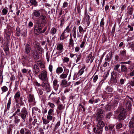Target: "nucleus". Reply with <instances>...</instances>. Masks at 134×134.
I'll return each instance as SVG.
<instances>
[{"mask_svg":"<svg viewBox=\"0 0 134 134\" xmlns=\"http://www.w3.org/2000/svg\"><path fill=\"white\" fill-rule=\"evenodd\" d=\"M103 130V129L97 127V128H94L93 131L96 134H102V133Z\"/></svg>","mask_w":134,"mask_h":134,"instance_id":"obj_13","label":"nucleus"},{"mask_svg":"<svg viewBox=\"0 0 134 134\" xmlns=\"http://www.w3.org/2000/svg\"><path fill=\"white\" fill-rule=\"evenodd\" d=\"M65 17L64 15L62 16L61 18H60V26L62 27L64 25L65 23Z\"/></svg>","mask_w":134,"mask_h":134,"instance_id":"obj_36","label":"nucleus"},{"mask_svg":"<svg viewBox=\"0 0 134 134\" xmlns=\"http://www.w3.org/2000/svg\"><path fill=\"white\" fill-rule=\"evenodd\" d=\"M40 10H34L33 11L32 14V18L34 19L35 18L39 17L41 15L40 12Z\"/></svg>","mask_w":134,"mask_h":134,"instance_id":"obj_10","label":"nucleus"},{"mask_svg":"<svg viewBox=\"0 0 134 134\" xmlns=\"http://www.w3.org/2000/svg\"><path fill=\"white\" fill-rule=\"evenodd\" d=\"M85 19L87 21V24L89 25L90 23V16L88 14H85Z\"/></svg>","mask_w":134,"mask_h":134,"instance_id":"obj_40","label":"nucleus"},{"mask_svg":"<svg viewBox=\"0 0 134 134\" xmlns=\"http://www.w3.org/2000/svg\"><path fill=\"white\" fill-rule=\"evenodd\" d=\"M92 53L91 52L86 57V61L87 63H89L90 61V63H92L94 58V56H92Z\"/></svg>","mask_w":134,"mask_h":134,"instance_id":"obj_9","label":"nucleus"},{"mask_svg":"<svg viewBox=\"0 0 134 134\" xmlns=\"http://www.w3.org/2000/svg\"><path fill=\"white\" fill-rule=\"evenodd\" d=\"M28 100L30 103L34 102V96L33 94H30L28 97Z\"/></svg>","mask_w":134,"mask_h":134,"instance_id":"obj_26","label":"nucleus"},{"mask_svg":"<svg viewBox=\"0 0 134 134\" xmlns=\"http://www.w3.org/2000/svg\"><path fill=\"white\" fill-rule=\"evenodd\" d=\"M58 81L57 79H55L53 81V86L54 89L55 90H58L59 85L58 84Z\"/></svg>","mask_w":134,"mask_h":134,"instance_id":"obj_18","label":"nucleus"},{"mask_svg":"<svg viewBox=\"0 0 134 134\" xmlns=\"http://www.w3.org/2000/svg\"><path fill=\"white\" fill-rule=\"evenodd\" d=\"M122 123L121 122L117 123L116 126V129H120L122 127Z\"/></svg>","mask_w":134,"mask_h":134,"instance_id":"obj_49","label":"nucleus"},{"mask_svg":"<svg viewBox=\"0 0 134 134\" xmlns=\"http://www.w3.org/2000/svg\"><path fill=\"white\" fill-rule=\"evenodd\" d=\"M40 69L38 65L35 64L33 66V71L35 75H37L40 72Z\"/></svg>","mask_w":134,"mask_h":134,"instance_id":"obj_8","label":"nucleus"},{"mask_svg":"<svg viewBox=\"0 0 134 134\" xmlns=\"http://www.w3.org/2000/svg\"><path fill=\"white\" fill-rule=\"evenodd\" d=\"M41 111L36 107H34L32 109V114L34 115L40 116Z\"/></svg>","mask_w":134,"mask_h":134,"instance_id":"obj_11","label":"nucleus"},{"mask_svg":"<svg viewBox=\"0 0 134 134\" xmlns=\"http://www.w3.org/2000/svg\"><path fill=\"white\" fill-rule=\"evenodd\" d=\"M120 64H116L114 66V69L116 71H118V70L120 66Z\"/></svg>","mask_w":134,"mask_h":134,"instance_id":"obj_58","label":"nucleus"},{"mask_svg":"<svg viewBox=\"0 0 134 134\" xmlns=\"http://www.w3.org/2000/svg\"><path fill=\"white\" fill-rule=\"evenodd\" d=\"M57 30L54 27H52L50 33L52 35L55 34L57 32Z\"/></svg>","mask_w":134,"mask_h":134,"instance_id":"obj_44","label":"nucleus"},{"mask_svg":"<svg viewBox=\"0 0 134 134\" xmlns=\"http://www.w3.org/2000/svg\"><path fill=\"white\" fill-rule=\"evenodd\" d=\"M77 10L78 12L79 15L80 14V13L81 12V7L80 5H78L77 7Z\"/></svg>","mask_w":134,"mask_h":134,"instance_id":"obj_64","label":"nucleus"},{"mask_svg":"<svg viewBox=\"0 0 134 134\" xmlns=\"http://www.w3.org/2000/svg\"><path fill=\"white\" fill-rule=\"evenodd\" d=\"M133 11V7H131L129 8L128 9L127 12L126 14L127 16H129L131 15Z\"/></svg>","mask_w":134,"mask_h":134,"instance_id":"obj_28","label":"nucleus"},{"mask_svg":"<svg viewBox=\"0 0 134 134\" xmlns=\"http://www.w3.org/2000/svg\"><path fill=\"white\" fill-rule=\"evenodd\" d=\"M127 69L126 65H121V71L122 72L126 73L127 72Z\"/></svg>","mask_w":134,"mask_h":134,"instance_id":"obj_30","label":"nucleus"},{"mask_svg":"<svg viewBox=\"0 0 134 134\" xmlns=\"http://www.w3.org/2000/svg\"><path fill=\"white\" fill-rule=\"evenodd\" d=\"M30 1L32 5H35L37 4V2L36 0H30Z\"/></svg>","mask_w":134,"mask_h":134,"instance_id":"obj_61","label":"nucleus"},{"mask_svg":"<svg viewBox=\"0 0 134 134\" xmlns=\"http://www.w3.org/2000/svg\"><path fill=\"white\" fill-rule=\"evenodd\" d=\"M55 118V117H53L51 115H48L47 116V119L48 120H51L53 119L54 120Z\"/></svg>","mask_w":134,"mask_h":134,"instance_id":"obj_53","label":"nucleus"},{"mask_svg":"<svg viewBox=\"0 0 134 134\" xmlns=\"http://www.w3.org/2000/svg\"><path fill=\"white\" fill-rule=\"evenodd\" d=\"M86 29H83L81 26L79 27V30L80 34H83L86 31Z\"/></svg>","mask_w":134,"mask_h":134,"instance_id":"obj_37","label":"nucleus"},{"mask_svg":"<svg viewBox=\"0 0 134 134\" xmlns=\"http://www.w3.org/2000/svg\"><path fill=\"white\" fill-rule=\"evenodd\" d=\"M47 72L46 70L41 71L38 75L39 78L43 82L48 81Z\"/></svg>","mask_w":134,"mask_h":134,"instance_id":"obj_4","label":"nucleus"},{"mask_svg":"<svg viewBox=\"0 0 134 134\" xmlns=\"http://www.w3.org/2000/svg\"><path fill=\"white\" fill-rule=\"evenodd\" d=\"M130 101H128L126 103L125 108L127 110H131V105Z\"/></svg>","mask_w":134,"mask_h":134,"instance_id":"obj_23","label":"nucleus"},{"mask_svg":"<svg viewBox=\"0 0 134 134\" xmlns=\"http://www.w3.org/2000/svg\"><path fill=\"white\" fill-rule=\"evenodd\" d=\"M63 71V69L61 67H58L57 69L56 72L58 74L62 73Z\"/></svg>","mask_w":134,"mask_h":134,"instance_id":"obj_41","label":"nucleus"},{"mask_svg":"<svg viewBox=\"0 0 134 134\" xmlns=\"http://www.w3.org/2000/svg\"><path fill=\"white\" fill-rule=\"evenodd\" d=\"M3 49L6 55H7L9 53V49L8 46L7 44L4 46L3 48Z\"/></svg>","mask_w":134,"mask_h":134,"instance_id":"obj_35","label":"nucleus"},{"mask_svg":"<svg viewBox=\"0 0 134 134\" xmlns=\"http://www.w3.org/2000/svg\"><path fill=\"white\" fill-rule=\"evenodd\" d=\"M1 89L3 92L7 91L8 90V88L6 86H4L1 88Z\"/></svg>","mask_w":134,"mask_h":134,"instance_id":"obj_56","label":"nucleus"},{"mask_svg":"<svg viewBox=\"0 0 134 134\" xmlns=\"http://www.w3.org/2000/svg\"><path fill=\"white\" fill-rule=\"evenodd\" d=\"M60 121H58L57 122V123L55 125L54 129V131L60 125Z\"/></svg>","mask_w":134,"mask_h":134,"instance_id":"obj_57","label":"nucleus"},{"mask_svg":"<svg viewBox=\"0 0 134 134\" xmlns=\"http://www.w3.org/2000/svg\"><path fill=\"white\" fill-rule=\"evenodd\" d=\"M70 37L69 45V47H73L74 45V41L72 37L71 36V35H70Z\"/></svg>","mask_w":134,"mask_h":134,"instance_id":"obj_33","label":"nucleus"},{"mask_svg":"<svg viewBox=\"0 0 134 134\" xmlns=\"http://www.w3.org/2000/svg\"><path fill=\"white\" fill-rule=\"evenodd\" d=\"M11 99L10 98H9L8 102L7 104V109L9 110L10 108V104H11Z\"/></svg>","mask_w":134,"mask_h":134,"instance_id":"obj_54","label":"nucleus"},{"mask_svg":"<svg viewBox=\"0 0 134 134\" xmlns=\"http://www.w3.org/2000/svg\"><path fill=\"white\" fill-rule=\"evenodd\" d=\"M114 126V125L113 124H110L108 125H107L105 127L106 133L108 132L109 133H110Z\"/></svg>","mask_w":134,"mask_h":134,"instance_id":"obj_7","label":"nucleus"},{"mask_svg":"<svg viewBox=\"0 0 134 134\" xmlns=\"http://www.w3.org/2000/svg\"><path fill=\"white\" fill-rule=\"evenodd\" d=\"M81 56L82 55L80 53L78 54L76 56V63L78 62L80 60Z\"/></svg>","mask_w":134,"mask_h":134,"instance_id":"obj_45","label":"nucleus"},{"mask_svg":"<svg viewBox=\"0 0 134 134\" xmlns=\"http://www.w3.org/2000/svg\"><path fill=\"white\" fill-rule=\"evenodd\" d=\"M16 110L15 111L18 114H19V116L23 120H25L28 115V112L26 109L24 107L23 108L20 112V105H19L18 104H16Z\"/></svg>","mask_w":134,"mask_h":134,"instance_id":"obj_2","label":"nucleus"},{"mask_svg":"<svg viewBox=\"0 0 134 134\" xmlns=\"http://www.w3.org/2000/svg\"><path fill=\"white\" fill-rule=\"evenodd\" d=\"M105 109L107 111L110 110L111 109V105H107L105 107Z\"/></svg>","mask_w":134,"mask_h":134,"instance_id":"obj_55","label":"nucleus"},{"mask_svg":"<svg viewBox=\"0 0 134 134\" xmlns=\"http://www.w3.org/2000/svg\"><path fill=\"white\" fill-rule=\"evenodd\" d=\"M116 76L114 77L113 76L111 77L110 81L111 84L115 85V84L117 82V80L116 79Z\"/></svg>","mask_w":134,"mask_h":134,"instance_id":"obj_29","label":"nucleus"},{"mask_svg":"<svg viewBox=\"0 0 134 134\" xmlns=\"http://www.w3.org/2000/svg\"><path fill=\"white\" fill-rule=\"evenodd\" d=\"M31 49L30 46L29 44H25V52L26 54H28Z\"/></svg>","mask_w":134,"mask_h":134,"instance_id":"obj_17","label":"nucleus"},{"mask_svg":"<svg viewBox=\"0 0 134 134\" xmlns=\"http://www.w3.org/2000/svg\"><path fill=\"white\" fill-rule=\"evenodd\" d=\"M64 109V107L62 104L59 105L56 110V112L58 114H59L60 113L61 114L62 112V110Z\"/></svg>","mask_w":134,"mask_h":134,"instance_id":"obj_19","label":"nucleus"},{"mask_svg":"<svg viewBox=\"0 0 134 134\" xmlns=\"http://www.w3.org/2000/svg\"><path fill=\"white\" fill-rule=\"evenodd\" d=\"M62 59L64 63L65 62H68L70 60V59L69 58L67 57H64Z\"/></svg>","mask_w":134,"mask_h":134,"instance_id":"obj_51","label":"nucleus"},{"mask_svg":"<svg viewBox=\"0 0 134 134\" xmlns=\"http://www.w3.org/2000/svg\"><path fill=\"white\" fill-rule=\"evenodd\" d=\"M37 64L40 66L41 68H45V64L42 62L41 61L39 60L37 61Z\"/></svg>","mask_w":134,"mask_h":134,"instance_id":"obj_31","label":"nucleus"},{"mask_svg":"<svg viewBox=\"0 0 134 134\" xmlns=\"http://www.w3.org/2000/svg\"><path fill=\"white\" fill-rule=\"evenodd\" d=\"M102 120L96 121L98 122L97 127L103 129L105 126V124L104 122Z\"/></svg>","mask_w":134,"mask_h":134,"instance_id":"obj_22","label":"nucleus"},{"mask_svg":"<svg viewBox=\"0 0 134 134\" xmlns=\"http://www.w3.org/2000/svg\"><path fill=\"white\" fill-rule=\"evenodd\" d=\"M116 114H119L117 116V119L119 121L124 120L126 118L127 113L125 109L122 106H121L119 107L116 111Z\"/></svg>","mask_w":134,"mask_h":134,"instance_id":"obj_1","label":"nucleus"},{"mask_svg":"<svg viewBox=\"0 0 134 134\" xmlns=\"http://www.w3.org/2000/svg\"><path fill=\"white\" fill-rule=\"evenodd\" d=\"M70 24H69L66 28L64 30V32L66 33L67 34H69V33L71 32V29L69 27Z\"/></svg>","mask_w":134,"mask_h":134,"instance_id":"obj_38","label":"nucleus"},{"mask_svg":"<svg viewBox=\"0 0 134 134\" xmlns=\"http://www.w3.org/2000/svg\"><path fill=\"white\" fill-rule=\"evenodd\" d=\"M69 70H64V71L60 75L59 77L61 79H65L66 78L68 74Z\"/></svg>","mask_w":134,"mask_h":134,"instance_id":"obj_16","label":"nucleus"},{"mask_svg":"<svg viewBox=\"0 0 134 134\" xmlns=\"http://www.w3.org/2000/svg\"><path fill=\"white\" fill-rule=\"evenodd\" d=\"M20 133L21 134H31L30 130L26 128H21L20 131Z\"/></svg>","mask_w":134,"mask_h":134,"instance_id":"obj_14","label":"nucleus"},{"mask_svg":"<svg viewBox=\"0 0 134 134\" xmlns=\"http://www.w3.org/2000/svg\"><path fill=\"white\" fill-rule=\"evenodd\" d=\"M43 82L41 84V86L44 88L47 92H49L51 91L50 86L49 84L47 82Z\"/></svg>","mask_w":134,"mask_h":134,"instance_id":"obj_6","label":"nucleus"},{"mask_svg":"<svg viewBox=\"0 0 134 134\" xmlns=\"http://www.w3.org/2000/svg\"><path fill=\"white\" fill-rule=\"evenodd\" d=\"M34 46L37 49L41 47L40 44L36 41L34 42Z\"/></svg>","mask_w":134,"mask_h":134,"instance_id":"obj_47","label":"nucleus"},{"mask_svg":"<svg viewBox=\"0 0 134 134\" xmlns=\"http://www.w3.org/2000/svg\"><path fill=\"white\" fill-rule=\"evenodd\" d=\"M113 89L110 86H107L106 88V91L109 93H110L113 91Z\"/></svg>","mask_w":134,"mask_h":134,"instance_id":"obj_43","label":"nucleus"},{"mask_svg":"<svg viewBox=\"0 0 134 134\" xmlns=\"http://www.w3.org/2000/svg\"><path fill=\"white\" fill-rule=\"evenodd\" d=\"M120 57L122 58L126 56V50L121 51L120 54Z\"/></svg>","mask_w":134,"mask_h":134,"instance_id":"obj_39","label":"nucleus"},{"mask_svg":"<svg viewBox=\"0 0 134 134\" xmlns=\"http://www.w3.org/2000/svg\"><path fill=\"white\" fill-rule=\"evenodd\" d=\"M16 30L17 31L16 33L17 36H20L21 34L20 29L19 27H17L16 29Z\"/></svg>","mask_w":134,"mask_h":134,"instance_id":"obj_52","label":"nucleus"},{"mask_svg":"<svg viewBox=\"0 0 134 134\" xmlns=\"http://www.w3.org/2000/svg\"><path fill=\"white\" fill-rule=\"evenodd\" d=\"M101 107L100 109H98L95 114V116L96 121L102 120L105 116V111Z\"/></svg>","mask_w":134,"mask_h":134,"instance_id":"obj_3","label":"nucleus"},{"mask_svg":"<svg viewBox=\"0 0 134 134\" xmlns=\"http://www.w3.org/2000/svg\"><path fill=\"white\" fill-rule=\"evenodd\" d=\"M129 127L131 129H133L134 127V122L130 121L129 123Z\"/></svg>","mask_w":134,"mask_h":134,"instance_id":"obj_48","label":"nucleus"},{"mask_svg":"<svg viewBox=\"0 0 134 134\" xmlns=\"http://www.w3.org/2000/svg\"><path fill=\"white\" fill-rule=\"evenodd\" d=\"M69 36V34H67L66 33L63 32L61 35L60 38V40H63L64 39H66Z\"/></svg>","mask_w":134,"mask_h":134,"instance_id":"obj_21","label":"nucleus"},{"mask_svg":"<svg viewBox=\"0 0 134 134\" xmlns=\"http://www.w3.org/2000/svg\"><path fill=\"white\" fill-rule=\"evenodd\" d=\"M64 49L63 43H59L57 45L56 49L60 53H61L63 51Z\"/></svg>","mask_w":134,"mask_h":134,"instance_id":"obj_15","label":"nucleus"},{"mask_svg":"<svg viewBox=\"0 0 134 134\" xmlns=\"http://www.w3.org/2000/svg\"><path fill=\"white\" fill-rule=\"evenodd\" d=\"M31 54L33 58L35 60H37L39 59V55L36 50H34Z\"/></svg>","mask_w":134,"mask_h":134,"instance_id":"obj_12","label":"nucleus"},{"mask_svg":"<svg viewBox=\"0 0 134 134\" xmlns=\"http://www.w3.org/2000/svg\"><path fill=\"white\" fill-rule=\"evenodd\" d=\"M112 113L111 112L108 113L106 115V118H107L110 119V117L112 115Z\"/></svg>","mask_w":134,"mask_h":134,"instance_id":"obj_62","label":"nucleus"},{"mask_svg":"<svg viewBox=\"0 0 134 134\" xmlns=\"http://www.w3.org/2000/svg\"><path fill=\"white\" fill-rule=\"evenodd\" d=\"M18 100L19 102H16V104H18L19 105H23L24 104V103L23 101L24 100H23V98L21 97L19 98V99H18Z\"/></svg>","mask_w":134,"mask_h":134,"instance_id":"obj_34","label":"nucleus"},{"mask_svg":"<svg viewBox=\"0 0 134 134\" xmlns=\"http://www.w3.org/2000/svg\"><path fill=\"white\" fill-rule=\"evenodd\" d=\"M20 120L18 118V116H15V117L14 122L16 124H18L20 122Z\"/></svg>","mask_w":134,"mask_h":134,"instance_id":"obj_50","label":"nucleus"},{"mask_svg":"<svg viewBox=\"0 0 134 134\" xmlns=\"http://www.w3.org/2000/svg\"><path fill=\"white\" fill-rule=\"evenodd\" d=\"M21 97L20 92L19 91H18L16 93L14 96V98L15 100V102H19L18 99H19V98Z\"/></svg>","mask_w":134,"mask_h":134,"instance_id":"obj_25","label":"nucleus"},{"mask_svg":"<svg viewBox=\"0 0 134 134\" xmlns=\"http://www.w3.org/2000/svg\"><path fill=\"white\" fill-rule=\"evenodd\" d=\"M86 68V66L85 65H83L82 66V67L81 69L79 70L77 73V74L79 76L81 75L84 72V69Z\"/></svg>","mask_w":134,"mask_h":134,"instance_id":"obj_24","label":"nucleus"},{"mask_svg":"<svg viewBox=\"0 0 134 134\" xmlns=\"http://www.w3.org/2000/svg\"><path fill=\"white\" fill-rule=\"evenodd\" d=\"M86 41V40L84 38L82 41L81 44H80V47L81 48L83 47L85 44Z\"/></svg>","mask_w":134,"mask_h":134,"instance_id":"obj_59","label":"nucleus"},{"mask_svg":"<svg viewBox=\"0 0 134 134\" xmlns=\"http://www.w3.org/2000/svg\"><path fill=\"white\" fill-rule=\"evenodd\" d=\"M21 63L23 66L27 63L28 58L27 56H23L21 59Z\"/></svg>","mask_w":134,"mask_h":134,"instance_id":"obj_20","label":"nucleus"},{"mask_svg":"<svg viewBox=\"0 0 134 134\" xmlns=\"http://www.w3.org/2000/svg\"><path fill=\"white\" fill-rule=\"evenodd\" d=\"M39 17L40 19L43 21L44 23H45V22L46 21L47 19L46 16L43 14H41Z\"/></svg>","mask_w":134,"mask_h":134,"instance_id":"obj_27","label":"nucleus"},{"mask_svg":"<svg viewBox=\"0 0 134 134\" xmlns=\"http://www.w3.org/2000/svg\"><path fill=\"white\" fill-rule=\"evenodd\" d=\"M34 85L35 86H41V84L40 83H38L37 81H35L34 82Z\"/></svg>","mask_w":134,"mask_h":134,"instance_id":"obj_60","label":"nucleus"},{"mask_svg":"<svg viewBox=\"0 0 134 134\" xmlns=\"http://www.w3.org/2000/svg\"><path fill=\"white\" fill-rule=\"evenodd\" d=\"M104 24V22L103 19H102L100 23V26L101 27H103Z\"/></svg>","mask_w":134,"mask_h":134,"instance_id":"obj_63","label":"nucleus"},{"mask_svg":"<svg viewBox=\"0 0 134 134\" xmlns=\"http://www.w3.org/2000/svg\"><path fill=\"white\" fill-rule=\"evenodd\" d=\"M67 81L65 79H63L62 80L60 83V85L63 87H67Z\"/></svg>","mask_w":134,"mask_h":134,"instance_id":"obj_32","label":"nucleus"},{"mask_svg":"<svg viewBox=\"0 0 134 134\" xmlns=\"http://www.w3.org/2000/svg\"><path fill=\"white\" fill-rule=\"evenodd\" d=\"M42 30V27L38 22L35 24L34 31L35 34L38 35L41 33Z\"/></svg>","mask_w":134,"mask_h":134,"instance_id":"obj_5","label":"nucleus"},{"mask_svg":"<svg viewBox=\"0 0 134 134\" xmlns=\"http://www.w3.org/2000/svg\"><path fill=\"white\" fill-rule=\"evenodd\" d=\"M82 103H80L79 104V107H81L79 108V111H81L82 110V108L83 111V112H84L85 111V109L84 108V106L82 105Z\"/></svg>","mask_w":134,"mask_h":134,"instance_id":"obj_46","label":"nucleus"},{"mask_svg":"<svg viewBox=\"0 0 134 134\" xmlns=\"http://www.w3.org/2000/svg\"><path fill=\"white\" fill-rule=\"evenodd\" d=\"M76 27L75 26H74L72 32L74 37L75 38L76 37Z\"/></svg>","mask_w":134,"mask_h":134,"instance_id":"obj_42","label":"nucleus"}]
</instances>
